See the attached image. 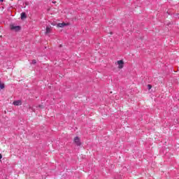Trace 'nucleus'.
Segmentation results:
<instances>
[{"mask_svg": "<svg viewBox=\"0 0 179 179\" xmlns=\"http://www.w3.org/2000/svg\"><path fill=\"white\" fill-rule=\"evenodd\" d=\"M27 16L26 15V13H21V19H26Z\"/></svg>", "mask_w": 179, "mask_h": 179, "instance_id": "0eeeda50", "label": "nucleus"}, {"mask_svg": "<svg viewBox=\"0 0 179 179\" xmlns=\"http://www.w3.org/2000/svg\"><path fill=\"white\" fill-rule=\"evenodd\" d=\"M1 159H2V155L1 154H0V160H1Z\"/></svg>", "mask_w": 179, "mask_h": 179, "instance_id": "9b49d317", "label": "nucleus"}, {"mask_svg": "<svg viewBox=\"0 0 179 179\" xmlns=\"http://www.w3.org/2000/svg\"><path fill=\"white\" fill-rule=\"evenodd\" d=\"M65 26H69V24L65 22L57 24V27H65Z\"/></svg>", "mask_w": 179, "mask_h": 179, "instance_id": "20e7f679", "label": "nucleus"}, {"mask_svg": "<svg viewBox=\"0 0 179 179\" xmlns=\"http://www.w3.org/2000/svg\"><path fill=\"white\" fill-rule=\"evenodd\" d=\"M10 30H13V31H20V30L22 29V27L16 26L15 24H10Z\"/></svg>", "mask_w": 179, "mask_h": 179, "instance_id": "f257e3e1", "label": "nucleus"}, {"mask_svg": "<svg viewBox=\"0 0 179 179\" xmlns=\"http://www.w3.org/2000/svg\"><path fill=\"white\" fill-rule=\"evenodd\" d=\"M13 104L14 106H22V101L20 100L14 101Z\"/></svg>", "mask_w": 179, "mask_h": 179, "instance_id": "39448f33", "label": "nucleus"}, {"mask_svg": "<svg viewBox=\"0 0 179 179\" xmlns=\"http://www.w3.org/2000/svg\"><path fill=\"white\" fill-rule=\"evenodd\" d=\"M148 89L150 90V89H152V85H148Z\"/></svg>", "mask_w": 179, "mask_h": 179, "instance_id": "9d476101", "label": "nucleus"}, {"mask_svg": "<svg viewBox=\"0 0 179 179\" xmlns=\"http://www.w3.org/2000/svg\"><path fill=\"white\" fill-rule=\"evenodd\" d=\"M74 143H76L77 146H80V145H82V142H80V138H79V136L74 138Z\"/></svg>", "mask_w": 179, "mask_h": 179, "instance_id": "f03ea898", "label": "nucleus"}, {"mask_svg": "<svg viewBox=\"0 0 179 179\" xmlns=\"http://www.w3.org/2000/svg\"><path fill=\"white\" fill-rule=\"evenodd\" d=\"M51 31H52V28L51 27H46L45 34H50V33H51Z\"/></svg>", "mask_w": 179, "mask_h": 179, "instance_id": "423d86ee", "label": "nucleus"}, {"mask_svg": "<svg viewBox=\"0 0 179 179\" xmlns=\"http://www.w3.org/2000/svg\"><path fill=\"white\" fill-rule=\"evenodd\" d=\"M31 64H32L33 65H35V64H37V62L36 61V59H33Z\"/></svg>", "mask_w": 179, "mask_h": 179, "instance_id": "1a4fd4ad", "label": "nucleus"}, {"mask_svg": "<svg viewBox=\"0 0 179 179\" xmlns=\"http://www.w3.org/2000/svg\"><path fill=\"white\" fill-rule=\"evenodd\" d=\"M0 89H5V84L0 82Z\"/></svg>", "mask_w": 179, "mask_h": 179, "instance_id": "6e6552de", "label": "nucleus"}, {"mask_svg": "<svg viewBox=\"0 0 179 179\" xmlns=\"http://www.w3.org/2000/svg\"><path fill=\"white\" fill-rule=\"evenodd\" d=\"M117 64L119 69H122V68H124V60H118Z\"/></svg>", "mask_w": 179, "mask_h": 179, "instance_id": "7ed1b4c3", "label": "nucleus"}]
</instances>
